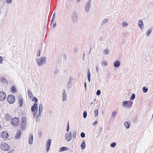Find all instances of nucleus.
Segmentation results:
<instances>
[{"mask_svg": "<svg viewBox=\"0 0 153 153\" xmlns=\"http://www.w3.org/2000/svg\"><path fill=\"white\" fill-rule=\"evenodd\" d=\"M42 104H40L39 106L38 114H37V112H34L33 113V117L36 122H39L40 120V117L42 113Z\"/></svg>", "mask_w": 153, "mask_h": 153, "instance_id": "f257e3e1", "label": "nucleus"}, {"mask_svg": "<svg viewBox=\"0 0 153 153\" xmlns=\"http://www.w3.org/2000/svg\"><path fill=\"white\" fill-rule=\"evenodd\" d=\"M47 58L45 57H42L36 59V62L38 65L41 66L46 63Z\"/></svg>", "mask_w": 153, "mask_h": 153, "instance_id": "f03ea898", "label": "nucleus"}, {"mask_svg": "<svg viewBox=\"0 0 153 153\" xmlns=\"http://www.w3.org/2000/svg\"><path fill=\"white\" fill-rule=\"evenodd\" d=\"M27 124L26 118V117H23L21 119V121L20 124L21 129L22 130H24L26 128Z\"/></svg>", "mask_w": 153, "mask_h": 153, "instance_id": "7ed1b4c3", "label": "nucleus"}, {"mask_svg": "<svg viewBox=\"0 0 153 153\" xmlns=\"http://www.w3.org/2000/svg\"><path fill=\"white\" fill-rule=\"evenodd\" d=\"M133 104V102L131 100L124 101L123 102L122 105L124 107L130 108L131 107Z\"/></svg>", "mask_w": 153, "mask_h": 153, "instance_id": "20e7f679", "label": "nucleus"}, {"mask_svg": "<svg viewBox=\"0 0 153 153\" xmlns=\"http://www.w3.org/2000/svg\"><path fill=\"white\" fill-rule=\"evenodd\" d=\"M0 148L1 149L4 151H7L10 149V146L7 143L3 142L0 145Z\"/></svg>", "mask_w": 153, "mask_h": 153, "instance_id": "39448f33", "label": "nucleus"}, {"mask_svg": "<svg viewBox=\"0 0 153 153\" xmlns=\"http://www.w3.org/2000/svg\"><path fill=\"white\" fill-rule=\"evenodd\" d=\"M11 124L14 126H17L19 124V120L18 118L15 117L12 119Z\"/></svg>", "mask_w": 153, "mask_h": 153, "instance_id": "423d86ee", "label": "nucleus"}, {"mask_svg": "<svg viewBox=\"0 0 153 153\" xmlns=\"http://www.w3.org/2000/svg\"><path fill=\"white\" fill-rule=\"evenodd\" d=\"M7 100L10 104H13L15 101V97L13 95H10L7 97Z\"/></svg>", "mask_w": 153, "mask_h": 153, "instance_id": "0eeeda50", "label": "nucleus"}, {"mask_svg": "<svg viewBox=\"0 0 153 153\" xmlns=\"http://www.w3.org/2000/svg\"><path fill=\"white\" fill-rule=\"evenodd\" d=\"M91 0H88L86 3L85 7V10L86 12L88 13L91 7Z\"/></svg>", "mask_w": 153, "mask_h": 153, "instance_id": "6e6552de", "label": "nucleus"}, {"mask_svg": "<svg viewBox=\"0 0 153 153\" xmlns=\"http://www.w3.org/2000/svg\"><path fill=\"white\" fill-rule=\"evenodd\" d=\"M7 96L6 94L4 91H0V100L4 101L6 99Z\"/></svg>", "mask_w": 153, "mask_h": 153, "instance_id": "1a4fd4ad", "label": "nucleus"}, {"mask_svg": "<svg viewBox=\"0 0 153 153\" xmlns=\"http://www.w3.org/2000/svg\"><path fill=\"white\" fill-rule=\"evenodd\" d=\"M72 21L74 22H76L78 21V16L77 13L76 12H74L72 17Z\"/></svg>", "mask_w": 153, "mask_h": 153, "instance_id": "9d476101", "label": "nucleus"}, {"mask_svg": "<svg viewBox=\"0 0 153 153\" xmlns=\"http://www.w3.org/2000/svg\"><path fill=\"white\" fill-rule=\"evenodd\" d=\"M72 137V134L71 132L65 134V138L67 141H70Z\"/></svg>", "mask_w": 153, "mask_h": 153, "instance_id": "9b49d317", "label": "nucleus"}, {"mask_svg": "<svg viewBox=\"0 0 153 153\" xmlns=\"http://www.w3.org/2000/svg\"><path fill=\"white\" fill-rule=\"evenodd\" d=\"M8 137V134L6 131L2 132L1 135V137L4 140L7 138Z\"/></svg>", "mask_w": 153, "mask_h": 153, "instance_id": "f8f14e48", "label": "nucleus"}, {"mask_svg": "<svg viewBox=\"0 0 153 153\" xmlns=\"http://www.w3.org/2000/svg\"><path fill=\"white\" fill-rule=\"evenodd\" d=\"M51 142V139H49L47 141L46 145V152H48L49 150Z\"/></svg>", "mask_w": 153, "mask_h": 153, "instance_id": "ddd939ff", "label": "nucleus"}, {"mask_svg": "<svg viewBox=\"0 0 153 153\" xmlns=\"http://www.w3.org/2000/svg\"><path fill=\"white\" fill-rule=\"evenodd\" d=\"M62 101L64 102L67 99V95L66 91L65 89H64L62 91Z\"/></svg>", "mask_w": 153, "mask_h": 153, "instance_id": "4468645a", "label": "nucleus"}, {"mask_svg": "<svg viewBox=\"0 0 153 153\" xmlns=\"http://www.w3.org/2000/svg\"><path fill=\"white\" fill-rule=\"evenodd\" d=\"M18 99L19 100V106L20 107H21L23 105V99L22 98V97L20 96L19 97H18Z\"/></svg>", "mask_w": 153, "mask_h": 153, "instance_id": "2eb2a0df", "label": "nucleus"}, {"mask_svg": "<svg viewBox=\"0 0 153 153\" xmlns=\"http://www.w3.org/2000/svg\"><path fill=\"white\" fill-rule=\"evenodd\" d=\"M138 25L139 27L142 30L144 29V24L143 22L141 20H139L138 21Z\"/></svg>", "mask_w": 153, "mask_h": 153, "instance_id": "dca6fc26", "label": "nucleus"}, {"mask_svg": "<svg viewBox=\"0 0 153 153\" xmlns=\"http://www.w3.org/2000/svg\"><path fill=\"white\" fill-rule=\"evenodd\" d=\"M33 136L32 134H30L29 135V138L28 140V143L30 145H31L33 143Z\"/></svg>", "mask_w": 153, "mask_h": 153, "instance_id": "f3484780", "label": "nucleus"}, {"mask_svg": "<svg viewBox=\"0 0 153 153\" xmlns=\"http://www.w3.org/2000/svg\"><path fill=\"white\" fill-rule=\"evenodd\" d=\"M21 132L20 130H18L16 132L15 137L16 139H19L21 136Z\"/></svg>", "mask_w": 153, "mask_h": 153, "instance_id": "a211bd4d", "label": "nucleus"}, {"mask_svg": "<svg viewBox=\"0 0 153 153\" xmlns=\"http://www.w3.org/2000/svg\"><path fill=\"white\" fill-rule=\"evenodd\" d=\"M72 78L71 76H70L69 78V81L68 83V87L69 88H70L71 87L72 85H71V82L72 81Z\"/></svg>", "mask_w": 153, "mask_h": 153, "instance_id": "6ab92c4d", "label": "nucleus"}, {"mask_svg": "<svg viewBox=\"0 0 153 153\" xmlns=\"http://www.w3.org/2000/svg\"><path fill=\"white\" fill-rule=\"evenodd\" d=\"M121 63L119 61H116L114 62V66L115 68H118L120 65Z\"/></svg>", "mask_w": 153, "mask_h": 153, "instance_id": "aec40b11", "label": "nucleus"}, {"mask_svg": "<svg viewBox=\"0 0 153 153\" xmlns=\"http://www.w3.org/2000/svg\"><path fill=\"white\" fill-rule=\"evenodd\" d=\"M37 108V104L35 103L31 108V110L32 111L35 112V110Z\"/></svg>", "mask_w": 153, "mask_h": 153, "instance_id": "412c9836", "label": "nucleus"}, {"mask_svg": "<svg viewBox=\"0 0 153 153\" xmlns=\"http://www.w3.org/2000/svg\"><path fill=\"white\" fill-rule=\"evenodd\" d=\"M130 123L128 121H126L124 123V125L126 128L128 129L129 128L130 126Z\"/></svg>", "mask_w": 153, "mask_h": 153, "instance_id": "4be33fe9", "label": "nucleus"}, {"mask_svg": "<svg viewBox=\"0 0 153 153\" xmlns=\"http://www.w3.org/2000/svg\"><path fill=\"white\" fill-rule=\"evenodd\" d=\"M11 118V117L9 114H7L5 116V119L7 121L9 120Z\"/></svg>", "mask_w": 153, "mask_h": 153, "instance_id": "5701e85b", "label": "nucleus"}, {"mask_svg": "<svg viewBox=\"0 0 153 153\" xmlns=\"http://www.w3.org/2000/svg\"><path fill=\"white\" fill-rule=\"evenodd\" d=\"M68 148L66 147H61L59 149V152H63L67 150Z\"/></svg>", "mask_w": 153, "mask_h": 153, "instance_id": "b1692460", "label": "nucleus"}, {"mask_svg": "<svg viewBox=\"0 0 153 153\" xmlns=\"http://www.w3.org/2000/svg\"><path fill=\"white\" fill-rule=\"evenodd\" d=\"M10 89L11 90L12 92L13 93H15L16 92V88L15 86L11 87Z\"/></svg>", "mask_w": 153, "mask_h": 153, "instance_id": "393cba45", "label": "nucleus"}, {"mask_svg": "<svg viewBox=\"0 0 153 153\" xmlns=\"http://www.w3.org/2000/svg\"><path fill=\"white\" fill-rule=\"evenodd\" d=\"M27 94L28 96L30 98H31L33 97V94L31 92L29 89L27 91Z\"/></svg>", "mask_w": 153, "mask_h": 153, "instance_id": "a878e982", "label": "nucleus"}, {"mask_svg": "<svg viewBox=\"0 0 153 153\" xmlns=\"http://www.w3.org/2000/svg\"><path fill=\"white\" fill-rule=\"evenodd\" d=\"M117 112L115 111H113L111 114V117L112 118H114L117 115Z\"/></svg>", "mask_w": 153, "mask_h": 153, "instance_id": "bb28decb", "label": "nucleus"}, {"mask_svg": "<svg viewBox=\"0 0 153 153\" xmlns=\"http://www.w3.org/2000/svg\"><path fill=\"white\" fill-rule=\"evenodd\" d=\"M81 148L82 149H84L85 147V142L84 141H83L81 145Z\"/></svg>", "mask_w": 153, "mask_h": 153, "instance_id": "cd10ccee", "label": "nucleus"}, {"mask_svg": "<svg viewBox=\"0 0 153 153\" xmlns=\"http://www.w3.org/2000/svg\"><path fill=\"white\" fill-rule=\"evenodd\" d=\"M109 53V51L107 48H106L104 50V53L105 54H108Z\"/></svg>", "mask_w": 153, "mask_h": 153, "instance_id": "c85d7f7f", "label": "nucleus"}, {"mask_svg": "<svg viewBox=\"0 0 153 153\" xmlns=\"http://www.w3.org/2000/svg\"><path fill=\"white\" fill-rule=\"evenodd\" d=\"M1 81L4 83H6L7 82V80L4 78H2L0 79Z\"/></svg>", "mask_w": 153, "mask_h": 153, "instance_id": "c756f323", "label": "nucleus"}, {"mask_svg": "<svg viewBox=\"0 0 153 153\" xmlns=\"http://www.w3.org/2000/svg\"><path fill=\"white\" fill-rule=\"evenodd\" d=\"M135 97V95L134 94H132L131 96L130 97V99L131 100H134Z\"/></svg>", "mask_w": 153, "mask_h": 153, "instance_id": "7c9ffc66", "label": "nucleus"}, {"mask_svg": "<svg viewBox=\"0 0 153 153\" xmlns=\"http://www.w3.org/2000/svg\"><path fill=\"white\" fill-rule=\"evenodd\" d=\"M123 27H126L128 25V23L126 22H123L122 23Z\"/></svg>", "mask_w": 153, "mask_h": 153, "instance_id": "2f4dec72", "label": "nucleus"}, {"mask_svg": "<svg viewBox=\"0 0 153 153\" xmlns=\"http://www.w3.org/2000/svg\"><path fill=\"white\" fill-rule=\"evenodd\" d=\"M152 32V30L150 29L148 30L146 33V35L147 36H149L150 34Z\"/></svg>", "mask_w": 153, "mask_h": 153, "instance_id": "473e14b6", "label": "nucleus"}, {"mask_svg": "<svg viewBox=\"0 0 153 153\" xmlns=\"http://www.w3.org/2000/svg\"><path fill=\"white\" fill-rule=\"evenodd\" d=\"M143 92L146 93L148 90V89L147 88H146L145 87H144L143 88Z\"/></svg>", "mask_w": 153, "mask_h": 153, "instance_id": "72a5a7b5", "label": "nucleus"}, {"mask_svg": "<svg viewBox=\"0 0 153 153\" xmlns=\"http://www.w3.org/2000/svg\"><path fill=\"white\" fill-rule=\"evenodd\" d=\"M116 143L114 142L111 144L110 146L111 147L114 148L116 146Z\"/></svg>", "mask_w": 153, "mask_h": 153, "instance_id": "f704fd0d", "label": "nucleus"}, {"mask_svg": "<svg viewBox=\"0 0 153 153\" xmlns=\"http://www.w3.org/2000/svg\"><path fill=\"white\" fill-rule=\"evenodd\" d=\"M41 51V50L40 49H39L38 50V51H37L36 53L37 56L38 57L39 56H40Z\"/></svg>", "mask_w": 153, "mask_h": 153, "instance_id": "c9c22d12", "label": "nucleus"}, {"mask_svg": "<svg viewBox=\"0 0 153 153\" xmlns=\"http://www.w3.org/2000/svg\"><path fill=\"white\" fill-rule=\"evenodd\" d=\"M94 112L95 113V116L97 117V116L98 114V111L97 109H95L94 110Z\"/></svg>", "mask_w": 153, "mask_h": 153, "instance_id": "e433bc0d", "label": "nucleus"}, {"mask_svg": "<svg viewBox=\"0 0 153 153\" xmlns=\"http://www.w3.org/2000/svg\"><path fill=\"white\" fill-rule=\"evenodd\" d=\"M76 131H74L73 134V138L75 139L76 136Z\"/></svg>", "mask_w": 153, "mask_h": 153, "instance_id": "4c0bfd02", "label": "nucleus"}, {"mask_svg": "<svg viewBox=\"0 0 153 153\" xmlns=\"http://www.w3.org/2000/svg\"><path fill=\"white\" fill-rule=\"evenodd\" d=\"M87 115V112L86 111H84L83 113V117L84 118H86Z\"/></svg>", "mask_w": 153, "mask_h": 153, "instance_id": "58836bf2", "label": "nucleus"}, {"mask_svg": "<svg viewBox=\"0 0 153 153\" xmlns=\"http://www.w3.org/2000/svg\"><path fill=\"white\" fill-rule=\"evenodd\" d=\"M108 21V19H104L102 22V24H105L107 23Z\"/></svg>", "mask_w": 153, "mask_h": 153, "instance_id": "ea45409f", "label": "nucleus"}, {"mask_svg": "<svg viewBox=\"0 0 153 153\" xmlns=\"http://www.w3.org/2000/svg\"><path fill=\"white\" fill-rule=\"evenodd\" d=\"M91 77V73L90 71L89 70L87 73V77L88 78H90Z\"/></svg>", "mask_w": 153, "mask_h": 153, "instance_id": "a19ab883", "label": "nucleus"}, {"mask_svg": "<svg viewBox=\"0 0 153 153\" xmlns=\"http://www.w3.org/2000/svg\"><path fill=\"white\" fill-rule=\"evenodd\" d=\"M102 63L104 66H106L107 65V62L105 61H103L102 62Z\"/></svg>", "mask_w": 153, "mask_h": 153, "instance_id": "79ce46f5", "label": "nucleus"}, {"mask_svg": "<svg viewBox=\"0 0 153 153\" xmlns=\"http://www.w3.org/2000/svg\"><path fill=\"white\" fill-rule=\"evenodd\" d=\"M80 136H81V137L82 138H83L85 137V133L84 132H82L81 133Z\"/></svg>", "mask_w": 153, "mask_h": 153, "instance_id": "37998d69", "label": "nucleus"}, {"mask_svg": "<svg viewBox=\"0 0 153 153\" xmlns=\"http://www.w3.org/2000/svg\"><path fill=\"white\" fill-rule=\"evenodd\" d=\"M69 129V125L68 122L67 125V126L66 131L67 132L68 131Z\"/></svg>", "mask_w": 153, "mask_h": 153, "instance_id": "c03bdc74", "label": "nucleus"}, {"mask_svg": "<svg viewBox=\"0 0 153 153\" xmlns=\"http://www.w3.org/2000/svg\"><path fill=\"white\" fill-rule=\"evenodd\" d=\"M101 94V91L100 90H98L96 92V94L97 96H99Z\"/></svg>", "mask_w": 153, "mask_h": 153, "instance_id": "a18cd8bd", "label": "nucleus"}, {"mask_svg": "<svg viewBox=\"0 0 153 153\" xmlns=\"http://www.w3.org/2000/svg\"><path fill=\"white\" fill-rule=\"evenodd\" d=\"M96 69L97 72L99 73V70L98 69V66L97 65L96 66Z\"/></svg>", "mask_w": 153, "mask_h": 153, "instance_id": "49530a36", "label": "nucleus"}, {"mask_svg": "<svg viewBox=\"0 0 153 153\" xmlns=\"http://www.w3.org/2000/svg\"><path fill=\"white\" fill-rule=\"evenodd\" d=\"M12 0H6L7 3H11Z\"/></svg>", "mask_w": 153, "mask_h": 153, "instance_id": "de8ad7c7", "label": "nucleus"}, {"mask_svg": "<svg viewBox=\"0 0 153 153\" xmlns=\"http://www.w3.org/2000/svg\"><path fill=\"white\" fill-rule=\"evenodd\" d=\"M33 101L35 102H38V99L36 97H34L33 99Z\"/></svg>", "mask_w": 153, "mask_h": 153, "instance_id": "09e8293b", "label": "nucleus"}, {"mask_svg": "<svg viewBox=\"0 0 153 153\" xmlns=\"http://www.w3.org/2000/svg\"><path fill=\"white\" fill-rule=\"evenodd\" d=\"M56 15H55V13H54L53 14V17L52 19H55V18Z\"/></svg>", "mask_w": 153, "mask_h": 153, "instance_id": "8fccbe9b", "label": "nucleus"}, {"mask_svg": "<svg viewBox=\"0 0 153 153\" xmlns=\"http://www.w3.org/2000/svg\"><path fill=\"white\" fill-rule=\"evenodd\" d=\"M97 123V121H95L93 123V125L94 126H95Z\"/></svg>", "mask_w": 153, "mask_h": 153, "instance_id": "3c124183", "label": "nucleus"}, {"mask_svg": "<svg viewBox=\"0 0 153 153\" xmlns=\"http://www.w3.org/2000/svg\"><path fill=\"white\" fill-rule=\"evenodd\" d=\"M78 51V49L77 48H74V52H76L77 51Z\"/></svg>", "mask_w": 153, "mask_h": 153, "instance_id": "603ef678", "label": "nucleus"}, {"mask_svg": "<svg viewBox=\"0 0 153 153\" xmlns=\"http://www.w3.org/2000/svg\"><path fill=\"white\" fill-rule=\"evenodd\" d=\"M103 37H101L99 39L100 41H102L103 40Z\"/></svg>", "mask_w": 153, "mask_h": 153, "instance_id": "864d4df0", "label": "nucleus"}, {"mask_svg": "<svg viewBox=\"0 0 153 153\" xmlns=\"http://www.w3.org/2000/svg\"><path fill=\"white\" fill-rule=\"evenodd\" d=\"M102 127H101L100 128V131H99V133H101L102 131Z\"/></svg>", "mask_w": 153, "mask_h": 153, "instance_id": "5fc2aeb1", "label": "nucleus"}, {"mask_svg": "<svg viewBox=\"0 0 153 153\" xmlns=\"http://www.w3.org/2000/svg\"><path fill=\"white\" fill-rule=\"evenodd\" d=\"M3 58L1 56H0V63L2 61Z\"/></svg>", "mask_w": 153, "mask_h": 153, "instance_id": "6e6d98bb", "label": "nucleus"}, {"mask_svg": "<svg viewBox=\"0 0 153 153\" xmlns=\"http://www.w3.org/2000/svg\"><path fill=\"white\" fill-rule=\"evenodd\" d=\"M54 20L55 19H52V20L51 21V24L54 23Z\"/></svg>", "mask_w": 153, "mask_h": 153, "instance_id": "4d7b16f0", "label": "nucleus"}, {"mask_svg": "<svg viewBox=\"0 0 153 153\" xmlns=\"http://www.w3.org/2000/svg\"><path fill=\"white\" fill-rule=\"evenodd\" d=\"M56 26V23H55L53 25V28H55Z\"/></svg>", "mask_w": 153, "mask_h": 153, "instance_id": "13d9d810", "label": "nucleus"}, {"mask_svg": "<svg viewBox=\"0 0 153 153\" xmlns=\"http://www.w3.org/2000/svg\"><path fill=\"white\" fill-rule=\"evenodd\" d=\"M84 86H85V90H86V83L85 82V83H84Z\"/></svg>", "mask_w": 153, "mask_h": 153, "instance_id": "bf43d9fd", "label": "nucleus"}, {"mask_svg": "<svg viewBox=\"0 0 153 153\" xmlns=\"http://www.w3.org/2000/svg\"><path fill=\"white\" fill-rule=\"evenodd\" d=\"M89 82H90V78H88Z\"/></svg>", "mask_w": 153, "mask_h": 153, "instance_id": "052dcab7", "label": "nucleus"}, {"mask_svg": "<svg viewBox=\"0 0 153 153\" xmlns=\"http://www.w3.org/2000/svg\"><path fill=\"white\" fill-rule=\"evenodd\" d=\"M94 103L93 102H91V105H92Z\"/></svg>", "mask_w": 153, "mask_h": 153, "instance_id": "680f3d73", "label": "nucleus"}, {"mask_svg": "<svg viewBox=\"0 0 153 153\" xmlns=\"http://www.w3.org/2000/svg\"><path fill=\"white\" fill-rule=\"evenodd\" d=\"M12 152L10 151L8 153H11Z\"/></svg>", "mask_w": 153, "mask_h": 153, "instance_id": "e2e57ef3", "label": "nucleus"}, {"mask_svg": "<svg viewBox=\"0 0 153 153\" xmlns=\"http://www.w3.org/2000/svg\"><path fill=\"white\" fill-rule=\"evenodd\" d=\"M96 99H94V102L95 101H96Z\"/></svg>", "mask_w": 153, "mask_h": 153, "instance_id": "0e129e2a", "label": "nucleus"}, {"mask_svg": "<svg viewBox=\"0 0 153 153\" xmlns=\"http://www.w3.org/2000/svg\"><path fill=\"white\" fill-rule=\"evenodd\" d=\"M39 134H41V132H39Z\"/></svg>", "mask_w": 153, "mask_h": 153, "instance_id": "69168bd1", "label": "nucleus"}, {"mask_svg": "<svg viewBox=\"0 0 153 153\" xmlns=\"http://www.w3.org/2000/svg\"><path fill=\"white\" fill-rule=\"evenodd\" d=\"M152 118H153V115H152Z\"/></svg>", "mask_w": 153, "mask_h": 153, "instance_id": "338daca9", "label": "nucleus"}, {"mask_svg": "<svg viewBox=\"0 0 153 153\" xmlns=\"http://www.w3.org/2000/svg\"><path fill=\"white\" fill-rule=\"evenodd\" d=\"M1 13V12H0V14Z\"/></svg>", "mask_w": 153, "mask_h": 153, "instance_id": "774afa93", "label": "nucleus"}]
</instances>
